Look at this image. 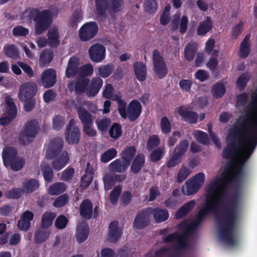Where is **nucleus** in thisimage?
Wrapping results in <instances>:
<instances>
[{
	"instance_id": "obj_4",
	"label": "nucleus",
	"mask_w": 257,
	"mask_h": 257,
	"mask_svg": "<svg viewBox=\"0 0 257 257\" xmlns=\"http://www.w3.org/2000/svg\"><path fill=\"white\" fill-rule=\"evenodd\" d=\"M39 129V124L36 119L29 121L25 125L24 130L19 135V143L23 146L29 144L31 139L34 138Z\"/></svg>"
},
{
	"instance_id": "obj_25",
	"label": "nucleus",
	"mask_w": 257,
	"mask_h": 257,
	"mask_svg": "<svg viewBox=\"0 0 257 257\" xmlns=\"http://www.w3.org/2000/svg\"><path fill=\"white\" fill-rule=\"evenodd\" d=\"M79 66V60L75 57H71L68 61L65 71V76L70 78L73 77L77 72Z\"/></svg>"
},
{
	"instance_id": "obj_26",
	"label": "nucleus",
	"mask_w": 257,
	"mask_h": 257,
	"mask_svg": "<svg viewBox=\"0 0 257 257\" xmlns=\"http://www.w3.org/2000/svg\"><path fill=\"white\" fill-rule=\"evenodd\" d=\"M195 204L196 201L194 200H191L186 203L176 212L175 218L180 219L185 217L193 209Z\"/></svg>"
},
{
	"instance_id": "obj_12",
	"label": "nucleus",
	"mask_w": 257,
	"mask_h": 257,
	"mask_svg": "<svg viewBox=\"0 0 257 257\" xmlns=\"http://www.w3.org/2000/svg\"><path fill=\"white\" fill-rule=\"evenodd\" d=\"M63 141L60 138L53 139L48 144L46 155L48 159H52L56 157L61 152L63 148Z\"/></svg>"
},
{
	"instance_id": "obj_15",
	"label": "nucleus",
	"mask_w": 257,
	"mask_h": 257,
	"mask_svg": "<svg viewBox=\"0 0 257 257\" xmlns=\"http://www.w3.org/2000/svg\"><path fill=\"white\" fill-rule=\"evenodd\" d=\"M105 48L100 44H94L88 49V54L91 60L95 63L102 62L105 57Z\"/></svg>"
},
{
	"instance_id": "obj_10",
	"label": "nucleus",
	"mask_w": 257,
	"mask_h": 257,
	"mask_svg": "<svg viewBox=\"0 0 257 257\" xmlns=\"http://www.w3.org/2000/svg\"><path fill=\"white\" fill-rule=\"evenodd\" d=\"M37 90V84L34 82L28 81L23 83L19 89V100L23 101V100L35 99L34 97Z\"/></svg>"
},
{
	"instance_id": "obj_5",
	"label": "nucleus",
	"mask_w": 257,
	"mask_h": 257,
	"mask_svg": "<svg viewBox=\"0 0 257 257\" xmlns=\"http://www.w3.org/2000/svg\"><path fill=\"white\" fill-rule=\"evenodd\" d=\"M251 135V133L246 131L244 142L241 143H239L237 139L233 140L230 139L228 135V139L231 141V142L228 143L223 149L222 151V157L226 160L235 159L239 152L241 151V148L245 144V142H247V136H249V137H250Z\"/></svg>"
},
{
	"instance_id": "obj_54",
	"label": "nucleus",
	"mask_w": 257,
	"mask_h": 257,
	"mask_svg": "<svg viewBox=\"0 0 257 257\" xmlns=\"http://www.w3.org/2000/svg\"><path fill=\"white\" fill-rule=\"evenodd\" d=\"M93 175V173L92 171H89L86 169L81 179L80 187L83 188H87L92 181Z\"/></svg>"
},
{
	"instance_id": "obj_46",
	"label": "nucleus",
	"mask_w": 257,
	"mask_h": 257,
	"mask_svg": "<svg viewBox=\"0 0 257 257\" xmlns=\"http://www.w3.org/2000/svg\"><path fill=\"white\" fill-rule=\"evenodd\" d=\"M25 164V161L24 159L22 157H18L16 159L11 161V162L8 163V164L5 166L7 167H10L13 171H18L23 168Z\"/></svg>"
},
{
	"instance_id": "obj_58",
	"label": "nucleus",
	"mask_w": 257,
	"mask_h": 257,
	"mask_svg": "<svg viewBox=\"0 0 257 257\" xmlns=\"http://www.w3.org/2000/svg\"><path fill=\"white\" fill-rule=\"evenodd\" d=\"M170 6L167 5L160 16V22L162 25L166 26L170 21Z\"/></svg>"
},
{
	"instance_id": "obj_49",
	"label": "nucleus",
	"mask_w": 257,
	"mask_h": 257,
	"mask_svg": "<svg viewBox=\"0 0 257 257\" xmlns=\"http://www.w3.org/2000/svg\"><path fill=\"white\" fill-rule=\"evenodd\" d=\"M117 152L114 148H110L105 151L101 156V162L106 163L111 161L117 156Z\"/></svg>"
},
{
	"instance_id": "obj_20",
	"label": "nucleus",
	"mask_w": 257,
	"mask_h": 257,
	"mask_svg": "<svg viewBox=\"0 0 257 257\" xmlns=\"http://www.w3.org/2000/svg\"><path fill=\"white\" fill-rule=\"evenodd\" d=\"M80 216L85 220H89L92 217L93 206L91 201L89 199L82 201L79 207Z\"/></svg>"
},
{
	"instance_id": "obj_38",
	"label": "nucleus",
	"mask_w": 257,
	"mask_h": 257,
	"mask_svg": "<svg viewBox=\"0 0 257 257\" xmlns=\"http://www.w3.org/2000/svg\"><path fill=\"white\" fill-rule=\"evenodd\" d=\"M54 54L52 51L46 49L43 50L39 58V64L41 66H45L49 64L53 60Z\"/></svg>"
},
{
	"instance_id": "obj_55",
	"label": "nucleus",
	"mask_w": 257,
	"mask_h": 257,
	"mask_svg": "<svg viewBox=\"0 0 257 257\" xmlns=\"http://www.w3.org/2000/svg\"><path fill=\"white\" fill-rule=\"evenodd\" d=\"M144 8L145 12L149 14H152L157 12L158 5L155 0H145Z\"/></svg>"
},
{
	"instance_id": "obj_53",
	"label": "nucleus",
	"mask_w": 257,
	"mask_h": 257,
	"mask_svg": "<svg viewBox=\"0 0 257 257\" xmlns=\"http://www.w3.org/2000/svg\"><path fill=\"white\" fill-rule=\"evenodd\" d=\"M164 155V148L158 147L153 150L150 155V160L151 162L156 163L160 160Z\"/></svg>"
},
{
	"instance_id": "obj_16",
	"label": "nucleus",
	"mask_w": 257,
	"mask_h": 257,
	"mask_svg": "<svg viewBox=\"0 0 257 257\" xmlns=\"http://www.w3.org/2000/svg\"><path fill=\"white\" fill-rule=\"evenodd\" d=\"M57 81L56 71L49 68L42 72L41 76V84L45 88L53 87Z\"/></svg>"
},
{
	"instance_id": "obj_60",
	"label": "nucleus",
	"mask_w": 257,
	"mask_h": 257,
	"mask_svg": "<svg viewBox=\"0 0 257 257\" xmlns=\"http://www.w3.org/2000/svg\"><path fill=\"white\" fill-rule=\"evenodd\" d=\"M160 126L162 132L164 134H168L171 132V124L167 116H163L161 118Z\"/></svg>"
},
{
	"instance_id": "obj_2",
	"label": "nucleus",
	"mask_w": 257,
	"mask_h": 257,
	"mask_svg": "<svg viewBox=\"0 0 257 257\" xmlns=\"http://www.w3.org/2000/svg\"><path fill=\"white\" fill-rule=\"evenodd\" d=\"M23 24L28 25L34 23V31L36 35H40L46 32L51 25L53 14L49 9L40 11L37 8H28L20 16Z\"/></svg>"
},
{
	"instance_id": "obj_7",
	"label": "nucleus",
	"mask_w": 257,
	"mask_h": 257,
	"mask_svg": "<svg viewBox=\"0 0 257 257\" xmlns=\"http://www.w3.org/2000/svg\"><path fill=\"white\" fill-rule=\"evenodd\" d=\"M244 173V170H243L236 167L232 175L227 178V180L226 183H222L221 178L218 177V178L221 179V182L220 185V189L218 190L217 194L219 193L218 197L221 196V201L223 197H224L227 194L226 187L227 184L234 183L237 184H240L241 182ZM216 177H218V176H216L213 178V179Z\"/></svg>"
},
{
	"instance_id": "obj_24",
	"label": "nucleus",
	"mask_w": 257,
	"mask_h": 257,
	"mask_svg": "<svg viewBox=\"0 0 257 257\" xmlns=\"http://www.w3.org/2000/svg\"><path fill=\"white\" fill-rule=\"evenodd\" d=\"M89 229L88 225L85 223H80L77 225L76 237L78 243H81L85 241L89 235Z\"/></svg>"
},
{
	"instance_id": "obj_43",
	"label": "nucleus",
	"mask_w": 257,
	"mask_h": 257,
	"mask_svg": "<svg viewBox=\"0 0 257 257\" xmlns=\"http://www.w3.org/2000/svg\"><path fill=\"white\" fill-rule=\"evenodd\" d=\"M83 19L82 13L79 11H75L73 12L69 21V26L72 29H76L78 23Z\"/></svg>"
},
{
	"instance_id": "obj_47",
	"label": "nucleus",
	"mask_w": 257,
	"mask_h": 257,
	"mask_svg": "<svg viewBox=\"0 0 257 257\" xmlns=\"http://www.w3.org/2000/svg\"><path fill=\"white\" fill-rule=\"evenodd\" d=\"M212 93L216 98L221 97L225 92V85L221 82H218L212 86Z\"/></svg>"
},
{
	"instance_id": "obj_17",
	"label": "nucleus",
	"mask_w": 257,
	"mask_h": 257,
	"mask_svg": "<svg viewBox=\"0 0 257 257\" xmlns=\"http://www.w3.org/2000/svg\"><path fill=\"white\" fill-rule=\"evenodd\" d=\"M118 222L116 220L110 222L108 228V240L110 242H115L120 237L122 230L118 227Z\"/></svg>"
},
{
	"instance_id": "obj_44",
	"label": "nucleus",
	"mask_w": 257,
	"mask_h": 257,
	"mask_svg": "<svg viewBox=\"0 0 257 257\" xmlns=\"http://www.w3.org/2000/svg\"><path fill=\"white\" fill-rule=\"evenodd\" d=\"M123 6V0H110L108 10L111 15L116 14L121 11Z\"/></svg>"
},
{
	"instance_id": "obj_3",
	"label": "nucleus",
	"mask_w": 257,
	"mask_h": 257,
	"mask_svg": "<svg viewBox=\"0 0 257 257\" xmlns=\"http://www.w3.org/2000/svg\"><path fill=\"white\" fill-rule=\"evenodd\" d=\"M257 145V134H251L241 148L239 163L237 167L245 171V164L249 159Z\"/></svg>"
},
{
	"instance_id": "obj_59",
	"label": "nucleus",
	"mask_w": 257,
	"mask_h": 257,
	"mask_svg": "<svg viewBox=\"0 0 257 257\" xmlns=\"http://www.w3.org/2000/svg\"><path fill=\"white\" fill-rule=\"evenodd\" d=\"M160 143V140L157 135L150 136L147 142V148L149 151L152 150L157 147Z\"/></svg>"
},
{
	"instance_id": "obj_63",
	"label": "nucleus",
	"mask_w": 257,
	"mask_h": 257,
	"mask_svg": "<svg viewBox=\"0 0 257 257\" xmlns=\"http://www.w3.org/2000/svg\"><path fill=\"white\" fill-rule=\"evenodd\" d=\"M65 124V118L61 115H56L53 118V126L55 130H60Z\"/></svg>"
},
{
	"instance_id": "obj_41",
	"label": "nucleus",
	"mask_w": 257,
	"mask_h": 257,
	"mask_svg": "<svg viewBox=\"0 0 257 257\" xmlns=\"http://www.w3.org/2000/svg\"><path fill=\"white\" fill-rule=\"evenodd\" d=\"M114 68V66L112 63L102 65L97 68L98 74L102 78H107L112 73Z\"/></svg>"
},
{
	"instance_id": "obj_30",
	"label": "nucleus",
	"mask_w": 257,
	"mask_h": 257,
	"mask_svg": "<svg viewBox=\"0 0 257 257\" xmlns=\"http://www.w3.org/2000/svg\"><path fill=\"white\" fill-rule=\"evenodd\" d=\"M18 152L16 148L13 147H8L4 149L2 152V157L4 165L8 164L14 159H16Z\"/></svg>"
},
{
	"instance_id": "obj_18",
	"label": "nucleus",
	"mask_w": 257,
	"mask_h": 257,
	"mask_svg": "<svg viewBox=\"0 0 257 257\" xmlns=\"http://www.w3.org/2000/svg\"><path fill=\"white\" fill-rule=\"evenodd\" d=\"M148 209L150 212V215L151 214L153 215L154 219L157 223L164 222L167 220L169 217V212L166 209L149 207Z\"/></svg>"
},
{
	"instance_id": "obj_36",
	"label": "nucleus",
	"mask_w": 257,
	"mask_h": 257,
	"mask_svg": "<svg viewBox=\"0 0 257 257\" xmlns=\"http://www.w3.org/2000/svg\"><path fill=\"white\" fill-rule=\"evenodd\" d=\"M39 187V181L35 179L27 180L23 184V190L27 194L35 191Z\"/></svg>"
},
{
	"instance_id": "obj_21",
	"label": "nucleus",
	"mask_w": 257,
	"mask_h": 257,
	"mask_svg": "<svg viewBox=\"0 0 257 257\" xmlns=\"http://www.w3.org/2000/svg\"><path fill=\"white\" fill-rule=\"evenodd\" d=\"M103 84L102 79L99 77H94L91 79L90 84L88 85L87 95L93 97L97 95Z\"/></svg>"
},
{
	"instance_id": "obj_50",
	"label": "nucleus",
	"mask_w": 257,
	"mask_h": 257,
	"mask_svg": "<svg viewBox=\"0 0 257 257\" xmlns=\"http://www.w3.org/2000/svg\"><path fill=\"white\" fill-rule=\"evenodd\" d=\"M41 171L45 180L47 182H52L54 177V173L51 166L48 164H44L42 166Z\"/></svg>"
},
{
	"instance_id": "obj_39",
	"label": "nucleus",
	"mask_w": 257,
	"mask_h": 257,
	"mask_svg": "<svg viewBox=\"0 0 257 257\" xmlns=\"http://www.w3.org/2000/svg\"><path fill=\"white\" fill-rule=\"evenodd\" d=\"M136 152V149L134 146L126 147L121 153V159L123 161L130 165L132 159L135 156Z\"/></svg>"
},
{
	"instance_id": "obj_32",
	"label": "nucleus",
	"mask_w": 257,
	"mask_h": 257,
	"mask_svg": "<svg viewBox=\"0 0 257 257\" xmlns=\"http://www.w3.org/2000/svg\"><path fill=\"white\" fill-rule=\"evenodd\" d=\"M77 112L82 125L93 123L92 115L85 108L79 106L77 108Z\"/></svg>"
},
{
	"instance_id": "obj_34",
	"label": "nucleus",
	"mask_w": 257,
	"mask_h": 257,
	"mask_svg": "<svg viewBox=\"0 0 257 257\" xmlns=\"http://www.w3.org/2000/svg\"><path fill=\"white\" fill-rule=\"evenodd\" d=\"M198 50L197 46L193 43H188L184 49V57L188 61H192Z\"/></svg>"
},
{
	"instance_id": "obj_45",
	"label": "nucleus",
	"mask_w": 257,
	"mask_h": 257,
	"mask_svg": "<svg viewBox=\"0 0 257 257\" xmlns=\"http://www.w3.org/2000/svg\"><path fill=\"white\" fill-rule=\"evenodd\" d=\"M111 119L108 117L97 118L95 121L97 129L102 133L107 131L111 124Z\"/></svg>"
},
{
	"instance_id": "obj_62",
	"label": "nucleus",
	"mask_w": 257,
	"mask_h": 257,
	"mask_svg": "<svg viewBox=\"0 0 257 257\" xmlns=\"http://www.w3.org/2000/svg\"><path fill=\"white\" fill-rule=\"evenodd\" d=\"M116 100L118 104V112L122 118L125 119V112L126 111V103L119 97H117Z\"/></svg>"
},
{
	"instance_id": "obj_37",
	"label": "nucleus",
	"mask_w": 257,
	"mask_h": 257,
	"mask_svg": "<svg viewBox=\"0 0 257 257\" xmlns=\"http://www.w3.org/2000/svg\"><path fill=\"white\" fill-rule=\"evenodd\" d=\"M56 216L54 212L46 211L44 213L41 218L40 227L48 229L52 225Z\"/></svg>"
},
{
	"instance_id": "obj_31",
	"label": "nucleus",
	"mask_w": 257,
	"mask_h": 257,
	"mask_svg": "<svg viewBox=\"0 0 257 257\" xmlns=\"http://www.w3.org/2000/svg\"><path fill=\"white\" fill-rule=\"evenodd\" d=\"M145 157L144 155H137L134 159L131 167V171L134 174H138L144 165Z\"/></svg>"
},
{
	"instance_id": "obj_8",
	"label": "nucleus",
	"mask_w": 257,
	"mask_h": 257,
	"mask_svg": "<svg viewBox=\"0 0 257 257\" xmlns=\"http://www.w3.org/2000/svg\"><path fill=\"white\" fill-rule=\"evenodd\" d=\"M152 61L155 74L160 79L164 78L167 75L168 70L163 58L158 50H154Z\"/></svg>"
},
{
	"instance_id": "obj_57",
	"label": "nucleus",
	"mask_w": 257,
	"mask_h": 257,
	"mask_svg": "<svg viewBox=\"0 0 257 257\" xmlns=\"http://www.w3.org/2000/svg\"><path fill=\"white\" fill-rule=\"evenodd\" d=\"M191 171L187 167L182 166L179 170L177 177V182L178 183L183 182L189 175Z\"/></svg>"
},
{
	"instance_id": "obj_13",
	"label": "nucleus",
	"mask_w": 257,
	"mask_h": 257,
	"mask_svg": "<svg viewBox=\"0 0 257 257\" xmlns=\"http://www.w3.org/2000/svg\"><path fill=\"white\" fill-rule=\"evenodd\" d=\"M142 111V106L137 99L131 101L126 107V118L131 122L135 121L140 116Z\"/></svg>"
},
{
	"instance_id": "obj_48",
	"label": "nucleus",
	"mask_w": 257,
	"mask_h": 257,
	"mask_svg": "<svg viewBox=\"0 0 257 257\" xmlns=\"http://www.w3.org/2000/svg\"><path fill=\"white\" fill-rule=\"evenodd\" d=\"M66 190V186L63 183L58 182L50 186L48 192L50 195H59L63 193Z\"/></svg>"
},
{
	"instance_id": "obj_42",
	"label": "nucleus",
	"mask_w": 257,
	"mask_h": 257,
	"mask_svg": "<svg viewBox=\"0 0 257 257\" xmlns=\"http://www.w3.org/2000/svg\"><path fill=\"white\" fill-rule=\"evenodd\" d=\"M109 135L111 139L117 140L122 135V126L120 123L114 122L109 129Z\"/></svg>"
},
{
	"instance_id": "obj_1",
	"label": "nucleus",
	"mask_w": 257,
	"mask_h": 257,
	"mask_svg": "<svg viewBox=\"0 0 257 257\" xmlns=\"http://www.w3.org/2000/svg\"><path fill=\"white\" fill-rule=\"evenodd\" d=\"M220 182L221 179L216 177L206 186L205 205L198 210L194 219L202 222L211 213L216 215L218 209L221 208L222 216L220 217L216 215V221L219 226V237L224 243L234 245L235 244L234 230L238 217L239 193L238 191L233 193L229 203L227 205H223L221 203V196L214 199L220 189Z\"/></svg>"
},
{
	"instance_id": "obj_52",
	"label": "nucleus",
	"mask_w": 257,
	"mask_h": 257,
	"mask_svg": "<svg viewBox=\"0 0 257 257\" xmlns=\"http://www.w3.org/2000/svg\"><path fill=\"white\" fill-rule=\"evenodd\" d=\"M193 135L199 143L203 145H208L209 144V137L206 133L200 130H196L194 131Z\"/></svg>"
},
{
	"instance_id": "obj_28",
	"label": "nucleus",
	"mask_w": 257,
	"mask_h": 257,
	"mask_svg": "<svg viewBox=\"0 0 257 257\" xmlns=\"http://www.w3.org/2000/svg\"><path fill=\"white\" fill-rule=\"evenodd\" d=\"M89 79L85 77H80L74 82V91L76 94H81L84 92L87 94V89Z\"/></svg>"
},
{
	"instance_id": "obj_6",
	"label": "nucleus",
	"mask_w": 257,
	"mask_h": 257,
	"mask_svg": "<svg viewBox=\"0 0 257 257\" xmlns=\"http://www.w3.org/2000/svg\"><path fill=\"white\" fill-rule=\"evenodd\" d=\"M205 181V175L200 172L188 179L182 187L183 194L190 195L196 193Z\"/></svg>"
},
{
	"instance_id": "obj_29",
	"label": "nucleus",
	"mask_w": 257,
	"mask_h": 257,
	"mask_svg": "<svg viewBox=\"0 0 257 257\" xmlns=\"http://www.w3.org/2000/svg\"><path fill=\"white\" fill-rule=\"evenodd\" d=\"M133 66L136 78L140 81H145L147 75L146 66L142 62H137Z\"/></svg>"
},
{
	"instance_id": "obj_22",
	"label": "nucleus",
	"mask_w": 257,
	"mask_h": 257,
	"mask_svg": "<svg viewBox=\"0 0 257 257\" xmlns=\"http://www.w3.org/2000/svg\"><path fill=\"white\" fill-rule=\"evenodd\" d=\"M69 156L66 151H63L60 155L52 162V165L54 169L60 171L63 168L68 162Z\"/></svg>"
},
{
	"instance_id": "obj_27",
	"label": "nucleus",
	"mask_w": 257,
	"mask_h": 257,
	"mask_svg": "<svg viewBox=\"0 0 257 257\" xmlns=\"http://www.w3.org/2000/svg\"><path fill=\"white\" fill-rule=\"evenodd\" d=\"M130 164L127 162L117 159L112 162L108 167L109 170L112 172L122 173L127 170Z\"/></svg>"
},
{
	"instance_id": "obj_23",
	"label": "nucleus",
	"mask_w": 257,
	"mask_h": 257,
	"mask_svg": "<svg viewBox=\"0 0 257 257\" xmlns=\"http://www.w3.org/2000/svg\"><path fill=\"white\" fill-rule=\"evenodd\" d=\"M212 29V22L210 18L207 16L205 19L199 24L197 28L196 34L198 36H204Z\"/></svg>"
},
{
	"instance_id": "obj_61",
	"label": "nucleus",
	"mask_w": 257,
	"mask_h": 257,
	"mask_svg": "<svg viewBox=\"0 0 257 257\" xmlns=\"http://www.w3.org/2000/svg\"><path fill=\"white\" fill-rule=\"evenodd\" d=\"M121 188L119 186H115L109 194V200L112 204H115L121 193Z\"/></svg>"
},
{
	"instance_id": "obj_14",
	"label": "nucleus",
	"mask_w": 257,
	"mask_h": 257,
	"mask_svg": "<svg viewBox=\"0 0 257 257\" xmlns=\"http://www.w3.org/2000/svg\"><path fill=\"white\" fill-rule=\"evenodd\" d=\"M150 212L149 211L148 207L139 211L133 221V227L137 229H142L146 227L150 224Z\"/></svg>"
},
{
	"instance_id": "obj_64",
	"label": "nucleus",
	"mask_w": 257,
	"mask_h": 257,
	"mask_svg": "<svg viewBox=\"0 0 257 257\" xmlns=\"http://www.w3.org/2000/svg\"><path fill=\"white\" fill-rule=\"evenodd\" d=\"M17 113H11V112L6 111L5 116L0 118V124L5 126L10 122L16 117Z\"/></svg>"
},
{
	"instance_id": "obj_56",
	"label": "nucleus",
	"mask_w": 257,
	"mask_h": 257,
	"mask_svg": "<svg viewBox=\"0 0 257 257\" xmlns=\"http://www.w3.org/2000/svg\"><path fill=\"white\" fill-rule=\"evenodd\" d=\"M189 146V143L187 141L183 140L180 142L174 151V153L177 155V156L181 157L185 152L187 151Z\"/></svg>"
},
{
	"instance_id": "obj_9",
	"label": "nucleus",
	"mask_w": 257,
	"mask_h": 257,
	"mask_svg": "<svg viewBox=\"0 0 257 257\" xmlns=\"http://www.w3.org/2000/svg\"><path fill=\"white\" fill-rule=\"evenodd\" d=\"M98 27L95 22H89L83 24L79 30L80 40L83 42L88 41L93 38L97 34Z\"/></svg>"
},
{
	"instance_id": "obj_11",
	"label": "nucleus",
	"mask_w": 257,
	"mask_h": 257,
	"mask_svg": "<svg viewBox=\"0 0 257 257\" xmlns=\"http://www.w3.org/2000/svg\"><path fill=\"white\" fill-rule=\"evenodd\" d=\"M76 121L71 119L67 126L66 132V140L69 144H77L80 138L79 128L75 125Z\"/></svg>"
},
{
	"instance_id": "obj_51",
	"label": "nucleus",
	"mask_w": 257,
	"mask_h": 257,
	"mask_svg": "<svg viewBox=\"0 0 257 257\" xmlns=\"http://www.w3.org/2000/svg\"><path fill=\"white\" fill-rule=\"evenodd\" d=\"M5 55L12 59H16L19 57V52L17 47L13 44L6 45L4 47Z\"/></svg>"
},
{
	"instance_id": "obj_33",
	"label": "nucleus",
	"mask_w": 257,
	"mask_h": 257,
	"mask_svg": "<svg viewBox=\"0 0 257 257\" xmlns=\"http://www.w3.org/2000/svg\"><path fill=\"white\" fill-rule=\"evenodd\" d=\"M50 232L45 228L40 227L35 232L34 241L36 244L45 242L49 237Z\"/></svg>"
},
{
	"instance_id": "obj_35",
	"label": "nucleus",
	"mask_w": 257,
	"mask_h": 257,
	"mask_svg": "<svg viewBox=\"0 0 257 257\" xmlns=\"http://www.w3.org/2000/svg\"><path fill=\"white\" fill-rule=\"evenodd\" d=\"M48 45L51 47H56L59 44V33L57 29L50 30L47 33Z\"/></svg>"
},
{
	"instance_id": "obj_40",
	"label": "nucleus",
	"mask_w": 257,
	"mask_h": 257,
	"mask_svg": "<svg viewBox=\"0 0 257 257\" xmlns=\"http://www.w3.org/2000/svg\"><path fill=\"white\" fill-rule=\"evenodd\" d=\"M96 13L100 17H104L108 9L107 0H95Z\"/></svg>"
},
{
	"instance_id": "obj_19",
	"label": "nucleus",
	"mask_w": 257,
	"mask_h": 257,
	"mask_svg": "<svg viewBox=\"0 0 257 257\" xmlns=\"http://www.w3.org/2000/svg\"><path fill=\"white\" fill-rule=\"evenodd\" d=\"M178 113L182 119L189 123H196L197 122L198 115L196 112L189 110L184 106H180L178 109Z\"/></svg>"
}]
</instances>
